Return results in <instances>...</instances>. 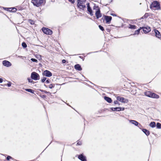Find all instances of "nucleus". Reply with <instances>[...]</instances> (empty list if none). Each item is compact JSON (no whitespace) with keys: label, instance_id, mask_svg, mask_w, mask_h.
<instances>
[{"label":"nucleus","instance_id":"c85d7f7f","mask_svg":"<svg viewBox=\"0 0 161 161\" xmlns=\"http://www.w3.org/2000/svg\"><path fill=\"white\" fill-rule=\"evenodd\" d=\"M142 28L141 27H140V29H138V30H136L135 31V34H138L139 32H140V29H141Z\"/></svg>","mask_w":161,"mask_h":161},{"label":"nucleus","instance_id":"bb28decb","mask_svg":"<svg viewBox=\"0 0 161 161\" xmlns=\"http://www.w3.org/2000/svg\"><path fill=\"white\" fill-rule=\"evenodd\" d=\"M156 127L157 128H161V124L159 123H157L156 124Z\"/></svg>","mask_w":161,"mask_h":161},{"label":"nucleus","instance_id":"20e7f679","mask_svg":"<svg viewBox=\"0 0 161 161\" xmlns=\"http://www.w3.org/2000/svg\"><path fill=\"white\" fill-rule=\"evenodd\" d=\"M31 78L34 80H38L40 79V76L36 72H32L31 75Z\"/></svg>","mask_w":161,"mask_h":161},{"label":"nucleus","instance_id":"393cba45","mask_svg":"<svg viewBox=\"0 0 161 161\" xmlns=\"http://www.w3.org/2000/svg\"><path fill=\"white\" fill-rule=\"evenodd\" d=\"M93 9L96 10V11H97L98 9H100L99 7L95 5L93 7Z\"/></svg>","mask_w":161,"mask_h":161},{"label":"nucleus","instance_id":"5fc2aeb1","mask_svg":"<svg viewBox=\"0 0 161 161\" xmlns=\"http://www.w3.org/2000/svg\"><path fill=\"white\" fill-rule=\"evenodd\" d=\"M9 9L8 10L9 11L12 12V10H11V9Z\"/></svg>","mask_w":161,"mask_h":161},{"label":"nucleus","instance_id":"b1692460","mask_svg":"<svg viewBox=\"0 0 161 161\" xmlns=\"http://www.w3.org/2000/svg\"><path fill=\"white\" fill-rule=\"evenodd\" d=\"M25 90L27 92H30L31 93H33L34 92V91L31 89H25Z\"/></svg>","mask_w":161,"mask_h":161},{"label":"nucleus","instance_id":"49530a36","mask_svg":"<svg viewBox=\"0 0 161 161\" xmlns=\"http://www.w3.org/2000/svg\"><path fill=\"white\" fill-rule=\"evenodd\" d=\"M3 80V79H2L0 78V83H1L2 82Z\"/></svg>","mask_w":161,"mask_h":161},{"label":"nucleus","instance_id":"412c9836","mask_svg":"<svg viewBox=\"0 0 161 161\" xmlns=\"http://www.w3.org/2000/svg\"><path fill=\"white\" fill-rule=\"evenodd\" d=\"M44 86L46 87H48L50 89L53 88L55 86V84H52L50 85H49L48 86L46 85H44Z\"/></svg>","mask_w":161,"mask_h":161},{"label":"nucleus","instance_id":"423d86ee","mask_svg":"<svg viewBox=\"0 0 161 161\" xmlns=\"http://www.w3.org/2000/svg\"><path fill=\"white\" fill-rule=\"evenodd\" d=\"M87 7V10L88 12V13L91 16H92L93 15V11L90 6V4L88 3L86 4Z\"/></svg>","mask_w":161,"mask_h":161},{"label":"nucleus","instance_id":"dca6fc26","mask_svg":"<svg viewBox=\"0 0 161 161\" xmlns=\"http://www.w3.org/2000/svg\"><path fill=\"white\" fill-rule=\"evenodd\" d=\"M155 32L156 36L158 38H160L161 36L160 32L157 30H155Z\"/></svg>","mask_w":161,"mask_h":161},{"label":"nucleus","instance_id":"a211bd4d","mask_svg":"<svg viewBox=\"0 0 161 161\" xmlns=\"http://www.w3.org/2000/svg\"><path fill=\"white\" fill-rule=\"evenodd\" d=\"M104 99L108 103H110L112 102V99L110 97L107 96H105L104 97Z\"/></svg>","mask_w":161,"mask_h":161},{"label":"nucleus","instance_id":"aec40b11","mask_svg":"<svg viewBox=\"0 0 161 161\" xmlns=\"http://www.w3.org/2000/svg\"><path fill=\"white\" fill-rule=\"evenodd\" d=\"M150 30V28H148V29L146 27L143 28V31L145 33H146L149 32Z\"/></svg>","mask_w":161,"mask_h":161},{"label":"nucleus","instance_id":"8fccbe9b","mask_svg":"<svg viewBox=\"0 0 161 161\" xmlns=\"http://www.w3.org/2000/svg\"><path fill=\"white\" fill-rule=\"evenodd\" d=\"M111 15L112 16H116L115 14H111Z\"/></svg>","mask_w":161,"mask_h":161},{"label":"nucleus","instance_id":"6e6552de","mask_svg":"<svg viewBox=\"0 0 161 161\" xmlns=\"http://www.w3.org/2000/svg\"><path fill=\"white\" fill-rule=\"evenodd\" d=\"M42 74L44 76L48 77H50L52 75V73L50 71L48 70H45L43 72Z\"/></svg>","mask_w":161,"mask_h":161},{"label":"nucleus","instance_id":"c756f323","mask_svg":"<svg viewBox=\"0 0 161 161\" xmlns=\"http://www.w3.org/2000/svg\"><path fill=\"white\" fill-rule=\"evenodd\" d=\"M22 45L23 47L24 48H26L27 46L25 42H23L22 43Z\"/></svg>","mask_w":161,"mask_h":161},{"label":"nucleus","instance_id":"4468645a","mask_svg":"<svg viewBox=\"0 0 161 161\" xmlns=\"http://www.w3.org/2000/svg\"><path fill=\"white\" fill-rule=\"evenodd\" d=\"M74 67L78 71H81L82 69L81 66L79 64H76L74 66Z\"/></svg>","mask_w":161,"mask_h":161},{"label":"nucleus","instance_id":"7c9ffc66","mask_svg":"<svg viewBox=\"0 0 161 161\" xmlns=\"http://www.w3.org/2000/svg\"><path fill=\"white\" fill-rule=\"evenodd\" d=\"M29 22L31 24L33 25L34 24V21L31 19H29L28 20Z\"/></svg>","mask_w":161,"mask_h":161},{"label":"nucleus","instance_id":"f03ea898","mask_svg":"<svg viewBox=\"0 0 161 161\" xmlns=\"http://www.w3.org/2000/svg\"><path fill=\"white\" fill-rule=\"evenodd\" d=\"M86 0H77V7L82 10L86 8L85 3Z\"/></svg>","mask_w":161,"mask_h":161},{"label":"nucleus","instance_id":"603ef678","mask_svg":"<svg viewBox=\"0 0 161 161\" xmlns=\"http://www.w3.org/2000/svg\"><path fill=\"white\" fill-rule=\"evenodd\" d=\"M45 97H46V96L45 95H42V98H45Z\"/></svg>","mask_w":161,"mask_h":161},{"label":"nucleus","instance_id":"4be33fe9","mask_svg":"<svg viewBox=\"0 0 161 161\" xmlns=\"http://www.w3.org/2000/svg\"><path fill=\"white\" fill-rule=\"evenodd\" d=\"M149 126L152 127L154 128L156 126L155 123L154 122H152L149 124Z\"/></svg>","mask_w":161,"mask_h":161},{"label":"nucleus","instance_id":"473e14b6","mask_svg":"<svg viewBox=\"0 0 161 161\" xmlns=\"http://www.w3.org/2000/svg\"><path fill=\"white\" fill-rule=\"evenodd\" d=\"M12 158L9 156H8L7 157V158H6V159L7 160H9L10 159H12Z\"/></svg>","mask_w":161,"mask_h":161},{"label":"nucleus","instance_id":"a878e982","mask_svg":"<svg viewBox=\"0 0 161 161\" xmlns=\"http://www.w3.org/2000/svg\"><path fill=\"white\" fill-rule=\"evenodd\" d=\"M136 26L135 25H130L129 28L130 29H135L136 28Z\"/></svg>","mask_w":161,"mask_h":161},{"label":"nucleus","instance_id":"ddd939ff","mask_svg":"<svg viewBox=\"0 0 161 161\" xmlns=\"http://www.w3.org/2000/svg\"><path fill=\"white\" fill-rule=\"evenodd\" d=\"M78 158L81 161H86V157L83 154H81L78 156Z\"/></svg>","mask_w":161,"mask_h":161},{"label":"nucleus","instance_id":"9b49d317","mask_svg":"<svg viewBox=\"0 0 161 161\" xmlns=\"http://www.w3.org/2000/svg\"><path fill=\"white\" fill-rule=\"evenodd\" d=\"M3 64L4 66L7 67H10L12 65L11 63L10 62L7 60L3 61Z\"/></svg>","mask_w":161,"mask_h":161},{"label":"nucleus","instance_id":"7ed1b4c3","mask_svg":"<svg viewBox=\"0 0 161 161\" xmlns=\"http://www.w3.org/2000/svg\"><path fill=\"white\" fill-rule=\"evenodd\" d=\"M44 0H32L31 2L34 6L39 7L44 3Z\"/></svg>","mask_w":161,"mask_h":161},{"label":"nucleus","instance_id":"f704fd0d","mask_svg":"<svg viewBox=\"0 0 161 161\" xmlns=\"http://www.w3.org/2000/svg\"><path fill=\"white\" fill-rule=\"evenodd\" d=\"M31 60L33 62H37V60H36V59L35 58H31Z\"/></svg>","mask_w":161,"mask_h":161},{"label":"nucleus","instance_id":"58836bf2","mask_svg":"<svg viewBox=\"0 0 161 161\" xmlns=\"http://www.w3.org/2000/svg\"><path fill=\"white\" fill-rule=\"evenodd\" d=\"M11 83L10 82H9L6 85L8 87H10L11 86Z\"/></svg>","mask_w":161,"mask_h":161},{"label":"nucleus","instance_id":"72a5a7b5","mask_svg":"<svg viewBox=\"0 0 161 161\" xmlns=\"http://www.w3.org/2000/svg\"><path fill=\"white\" fill-rule=\"evenodd\" d=\"M47 78L45 77H44L41 79V81L42 82H44L46 80Z\"/></svg>","mask_w":161,"mask_h":161},{"label":"nucleus","instance_id":"e433bc0d","mask_svg":"<svg viewBox=\"0 0 161 161\" xmlns=\"http://www.w3.org/2000/svg\"><path fill=\"white\" fill-rule=\"evenodd\" d=\"M28 80L29 82L32 83L33 82V81L32 80V79H30V78H28Z\"/></svg>","mask_w":161,"mask_h":161},{"label":"nucleus","instance_id":"a18cd8bd","mask_svg":"<svg viewBox=\"0 0 161 161\" xmlns=\"http://www.w3.org/2000/svg\"><path fill=\"white\" fill-rule=\"evenodd\" d=\"M106 31L108 32H109L110 31V29H106Z\"/></svg>","mask_w":161,"mask_h":161},{"label":"nucleus","instance_id":"09e8293b","mask_svg":"<svg viewBox=\"0 0 161 161\" xmlns=\"http://www.w3.org/2000/svg\"><path fill=\"white\" fill-rule=\"evenodd\" d=\"M79 57L81 58L83 60H84V58L83 57L80 56Z\"/></svg>","mask_w":161,"mask_h":161},{"label":"nucleus","instance_id":"f8f14e48","mask_svg":"<svg viewBox=\"0 0 161 161\" xmlns=\"http://www.w3.org/2000/svg\"><path fill=\"white\" fill-rule=\"evenodd\" d=\"M95 15L97 19L102 17V15L101 13L100 9H98L97 11H96Z\"/></svg>","mask_w":161,"mask_h":161},{"label":"nucleus","instance_id":"3c124183","mask_svg":"<svg viewBox=\"0 0 161 161\" xmlns=\"http://www.w3.org/2000/svg\"><path fill=\"white\" fill-rule=\"evenodd\" d=\"M125 109V108H121V110H124Z\"/></svg>","mask_w":161,"mask_h":161},{"label":"nucleus","instance_id":"2eb2a0df","mask_svg":"<svg viewBox=\"0 0 161 161\" xmlns=\"http://www.w3.org/2000/svg\"><path fill=\"white\" fill-rule=\"evenodd\" d=\"M151 97L156 98H158L159 97V96L153 93H152Z\"/></svg>","mask_w":161,"mask_h":161},{"label":"nucleus","instance_id":"1a4fd4ad","mask_svg":"<svg viewBox=\"0 0 161 161\" xmlns=\"http://www.w3.org/2000/svg\"><path fill=\"white\" fill-rule=\"evenodd\" d=\"M117 100L124 103H127L128 101L127 99H125L124 97H121L120 96H117Z\"/></svg>","mask_w":161,"mask_h":161},{"label":"nucleus","instance_id":"37998d69","mask_svg":"<svg viewBox=\"0 0 161 161\" xmlns=\"http://www.w3.org/2000/svg\"><path fill=\"white\" fill-rule=\"evenodd\" d=\"M66 62V61L65 60V59H63L62 60V62L63 63H65V62Z\"/></svg>","mask_w":161,"mask_h":161},{"label":"nucleus","instance_id":"6ab92c4d","mask_svg":"<svg viewBox=\"0 0 161 161\" xmlns=\"http://www.w3.org/2000/svg\"><path fill=\"white\" fill-rule=\"evenodd\" d=\"M142 131L146 134L147 136H148L150 134L149 131L146 129H142Z\"/></svg>","mask_w":161,"mask_h":161},{"label":"nucleus","instance_id":"ea45409f","mask_svg":"<svg viewBox=\"0 0 161 161\" xmlns=\"http://www.w3.org/2000/svg\"><path fill=\"white\" fill-rule=\"evenodd\" d=\"M68 1L72 3H75V0H68Z\"/></svg>","mask_w":161,"mask_h":161},{"label":"nucleus","instance_id":"39448f33","mask_svg":"<svg viewBox=\"0 0 161 161\" xmlns=\"http://www.w3.org/2000/svg\"><path fill=\"white\" fill-rule=\"evenodd\" d=\"M42 30L44 33L47 35H51L53 33L52 31L48 28L43 27Z\"/></svg>","mask_w":161,"mask_h":161},{"label":"nucleus","instance_id":"cd10ccee","mask_svg":"<svg viewBox=\"0 0 161 161\" xmlns=\"http://www.w3.org/2000/svg\"><path fill=\"white\" fill-rule=\"evenodd\" d=\"M7 9H11V10H12V12H15L16 11V9L15 8H6Z\"/></svg>","mask_w":161,"mask_h":161},{"label":"nucleus","instance_id":"0eeeda50","mask_svg":"<svg viewBox=\"0 0 161 161\" xmlns=\"http://www.w3.org/2000/svg\"><path fill=\"white\" fill-rule=\"evenodd\" d=\"M129 121L131 123L135 126H137L139 128H140L142 126L140 124H139L138 122L135 120H129Z\"/></svg>","mask_w":161,"mask_h":161},{"label":"nucleus","instance_id":"4c0bfd02","mask_svg":"<svg viewBox=\"0 0 161 161\" xmlns=\"http://www.w3.org/2000/svg\"><path fill=\"white\" fill-rule=\"evenodd\" d=\"M148 16V14L147 13H146L143 16L144 18H145L147 17Z\"/></svg>","mask_w":161,"mask_h":161},{"label":"nucleus","instance_id":"5701e85b","mask_svg":"<svg viewBox=\"0 0 161 161\" xmlns=\"http://www.w3.org/2000/svg\"><path fill=\"white\" fill-rule=\"evenodd\" d=\"M145 95L147 97H150L151 96V94H152V93L148 91L147 92H146L145 93Z\"/></svg>","mask_w":161,"mask_h":161},{"label":"nucleus","instance_id":"c03bdc74","mask_svg":"<svg viewBox=\"0 0 161 161\" xmlns=\"http://www.w3.org/2000/svg\"><path fill=\"white\" fill-rule=\"evenodd\" d=\"M44 92L45 93H49V94L51 93L49 92H47L46 91H44Z\"/></svg>","mask_w":161,"mask_h":161},{"label":"nucleus","instance_id":"f3484780","mask_svg":"<svg viewBox=\"0 0 161 161\" xmlns=\"http://www.w3.org/2000/svg\"><path fill=\"white\" fill-rule=\"evenodd\" d=\"M111 110L113 111H120L121 110V108L120 107H116V108H111Z\"/></svg>","mask_w":161,"mask_h":161},{"label":"nucleus","instance_id":"864d4df0","mask_svg":"<svg viewBox=\"0 0 161 161\" xmlns=\"http://www.w3.org/2000/svg\"><path fill=\"white\" fill-rule=\"evenodd\" d=\"M18 57L19 58H21L23 57L22 56H18Z\"/></svg>","mask_w":161,"mask_h":161},{"label":"nucleus","instance_id":"2f4dec72","mask_svg":"<svg viewBox=\"0 0 161 161\" xmlns=\"http://www.w3.org/2000/svg\"><path fill=\"white\" fill-rule=\"evenodd\" d=\"M98 27L101 31H103L104 30V28L101 25H99Z\"/></svg>","mask_w":161,"mask_h":161},{"label":"nucleus","instance_id":"c9c22d12","mask_svg":"<svg viewBox=\"0 0 161 161\" xmlns=\"http://www.w3.org/2000/svg\"><path fill=\"white\" fill-rule=\"evenodd\" d=\"M114 103L115 104H118L119 105H120L118 101H115L114 102Z\"/></svg>","mask_w":161,"mask_h":161},{"label":"nucleus","instance_id":"f257e3e1","mask_svg":"<svg viewBox=\"0 0 161 161\" xmlns=\"http://www.w3.org/2000/svg\"><path fill=\"white\" fill-rule=\"evenodd\" d=\"M150 8L153 10H160L161 9L160 5L157 1H154L150 5Z\"/></svg>","mask_w":161,"mask_h":161},{"label":"nucleus","instance_id":"de8ad7c7","mask_svg":"<svg viewBox=\"0 0 161 161\" xmlns=\"http://www.w3.org/2000/svg\"><path fill=\"white\" fill-rule=\"evenodd\" d=\"M90 52L89 53H87V54H91V53H95V52Z\"/></svg>","mask_w":161,"mask_h":161},{"label":"nucleus","instance_id":"79ce46f5","mask_svg":"<svg viewBox=\"0 0 161 161\" xmlns=\"http://www.w3.org/2000/svg\"><path fill=\"white\" fill-rule=\"evenodd\" d=\"M46 82L47 83H50V80L48 79V80H47L46 81Z\"/></svg>","mask_w":161,"mask_h":161},{"label":"nucleus","instance_id":"9d476101","mask_svg":"<svg viewBox=\"0 0 161 161\" xmlns=\"http://www.w3.org/2000/svg\"><path fill=\"white\" fill-rule=\"evenodd\" d=\"M104 19H105L106 23L108 24H110L112 19V17L110 16H104Z\"/></svg>","mask_w":161,"mask_h":161},{"label":"nucleus","instance_id":"a19ab883","mask_svg":"<svg viewBox=\"0 0 161 161\" xmlns=\"http://www.w3.org/2000/svg\"><path fill=\"white\" fill-rule=\"evenodd\" d=\"M82 144V142H81L80 141H79V142H78L77 143V144L78 145H81Z\"/></svg>","mask_w":161,"mask_h":161}]
</instances>
